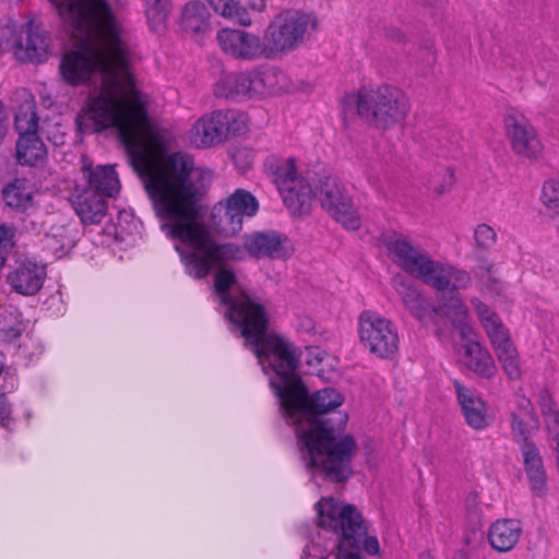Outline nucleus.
I'll return each mask as SVG.
<instances>
[{
	"label": "nucleus",
	"instance_id": "obj_39",
	"mask_svg": "<svg viewBox=\"0 0 559 559\" xmlns=\"http://www.w3.org/2000/svg\"><path fill=\"white\" fill-rule=\"evenodd\" d=\"M474 241L478 251H489L497 241L496 230L485 223L478 224L474 229Z\"/></svg>",
	"mask_w": 559,
	"mask_h": 559
},
{
	"label": "nucleus",
	"instance_id": "obj_21",
	"mask_svg": "<svg viewBox=\"0 0 559 559\" xmlns=\"http://www.w3.org/2000/svg\"><path fill=\"white\" fill-rule=\"evenodd\" d=\"M386 247L394 263L412 276L429 255L423 248L402 235H394Z\"/></svg>",
	"mask_w": 559,
	"mask_h": 559
},
{
	"label": "nucleus",
	"instance_id": "obj_18",
	"mask_svg": "<svg viewBox=\"0 0 559 559\" xmlns=\"http://www.w3.org/2000/svg\"><path fill=\"white\" fill-rule=\"evenodd\" d=\"M453 386L466 424L475 430L487 428L492 416L486 403L473 389L463 385L459 380L453 381Z\"/></svg>",
	"mask_w": 559,
	"mask_h": 559
},
{
	"label": "nucleus",
	"instance_id": "obj_43",
	"mask_svg": "<svg viewBox=\"0 0 559 559\" xmlns=\"http://www.w3.org/2000/svg\"><path fill=\"white\" fill-rule=\"evenodd\" d=\"M516 407L519 409L520 415H523L537 426L538 425V417L534 411L533 404L530 399H527L524 395H520L516 401Z\"/></svg>",
	"mask_w": 559,
	"mask_h": 559
},
{
	"label": "nucleus",
	"instance_id": "obj_15",
	"mask_svg": "<svg viewBox=\"0 0 559 559\" xmlns=\"http://www.w3.org/2000/svg\"><path fill=\"white\" fill-rule=\"evenodd\" d=\"M503 126L511 148L516 156L530 162H536L542 157L543 143L526 117L512 110L506 115Z\"/></svg>",
	"mask_w": 559,
	"mask_h": 559
},
{
	"label": "nucleus",
	"instance_id": "obj_49",
	"mask_svg": "<svg viewBox=\"0 0 559 559\" xmlns=\"http://www.w3.org/2000/svg\"><path fill=\"white\" fill-rule=\"evenodd\" d=\"M389 36L395 40H402L403 38V34L399 29L390 31Z\"/></svg>",
	"mask_w": 559,
	"mask_h": 559
},
{
	"label": "nucleus",
	"instance_id": "obj_28",
	"mask_svg": "<svg viewBox=\"0 0 559 559\" xmlns=\"http://www.w3.org/2000/svg\"><path fill=\"white\" fill-rule=\"evenodd\" d=\"M463 345V365L477 376L491 379L497 373V367L489 352L478 342L469 341Z\"/></svg>",
	"mask_w": 559,
	"mask_h": 559
},
{
	"label": "nucleus",
	"instance_id": "obj_42",
	"mask_svg": "<svg viewBox=\"0 0 559 559\" xmlns=\"http://www.w3.org/2000/svg\"><path fill=\"white\" fill-rule=\"evenodd\" d=\"M146 3V14L150 20H155L157 23H163L166 21L170 8V0H145Z\"/></svg>",
	"mask_w": 559,
	"mask_h": 559
},
{
	"label": "nucleus",
	"instance_id": "obj_35",
	"mask_svg": "<svg viewBox=\"0 0 559 559\" xmlns=\"http://www.w3.org/2000/svg\"><path fill=\"white\" fill-rule=\"evenodd\" d=\"M253 73V97L267 96L276 93L281 87L278 85V71L274 68L264 71H254Z\"/></svg>",
	"mask_w": 559,
	"mask_h": 559
},
{
	"label": "nucleus",
	"instance_id": "obj_12",
	"mask_svg": "<svg viewBox=\"0 0 559 559\" xmlns=\"http://www.w3.org/2000/svg\"><path fill=\"white\" fill-rule=\"evenodd\" d=\"M359 337L362 345L379 358H390L399 348L395 325L374 311L366 310L359 316Z\"/></svg>",
	"mask_w": 559,
	"mask_h": 559
},
{
	"label": "nucleus",
	"instance_id": "obj_36",
	"mask_svg": "<svg viewBox=\"0 0 559 559\" xmlns=\"http://www.w3.org/2000/svg\"><path fill=\"white\" fill-rule=\"evenodd\" d=\"M20 317L21 314L12 307L4 308L0 313V332L7 340L19 338L25 330V324Z\"/></svg>",
	"mask_w": 559,
	"mask_h": 559
},
{
	"label": "nucleus",
	"instance_id": "obj_38",
	"mask_svg": "<svg viewBox=\"0 0 559 559\" xmlns=\"http://www.w3.org/2000/svg\"><path fill=\"white\" fill-rule=\"evenodd\" d=\"M498 360L502 365V369L510 380H519L521 378V367L519 362L518 352L513 344L503 346L495 350Z\"/></svg>",
	"mask_w": 559,
	"mask_h": 559
},
{
	"label": "nucleus",
	"instance_id": "obj_14",
	"mask_svg": "<svg viewBox=\"0 0 559 559\" xmlns=\"http://www.w3.org/2000/svg\"><path fill=\"white\" fill-rule=\"evenodd\" d=\"M316 195L326 212L348 230H357L360 226V217L352 202V198L345 191L336 177L326 176L319 180L316 187Z\"/></svg>",
	"mask_w": 559,
	"mask_h": 559
},
{
	"label": "nucleus",
	"instance_id": "obj_25",
	"mask_svg": "<svg viewBox=\"0 0 559 559\" xmlns=\"http://www.w3.org/2000/svg\"><path fill=\"white\" fill-rule=\"evenodd\" d=\"M11 102L14 103V127L19 135L37 132L38 116L32 93L27 88H19L13 93Z\"/></svg>",
	"mask_w": 559,
	"mask_h": 559
},
{
	"label": "nucleus",
	"instance_id": "obj_30",
	"mask_svg": "<svg viewBox=\"0 0 559 559\" xmlns=\"http://www.w3.org/2000/svg\"><path fill=\"white\" fill-rule=\"evenodd\" d=\"M251 87H253L252 72L230 73L218 80L214 86V94L224 98L253 97Z\"/></svg>",
	"mask_w": 559,
	"mask_h": 559
},
{
	"label": "nucleus",
	"instance_id": "obj_3",
	"mask_svg": "<svg viewBox=\"0 0 559 559\" xmlns=\"http://www.w3.org/2000/svg\"><path fill=\"white\" fill-rule=\"evenodd\" d=\"M342 403L335 389L325 388L310 395L302 381L278 401L282 416L296 426L307 467L333 483H344L352 476L350 463L357 449L350 436L337 440L332 420L322 418Z\"/></svg>",
	"mask_w": 559,
	"mask_h": 559
},
{
	"label": "nucleus",
	"instance_id": "obj_46",
	"mask_svg": "<svg viewBox=\"0 0 559 559\" xmlns=\"http://www.w3.org/2000/svg\"><path fill=\"white\" fill-rule=\"evenodd\" d=\"M10 408L7 404V399L4 395H0V425L3 427H8L10 423Z\"/></svg>",
	"mask_w": 559,
	"mask_h": 559
},
{
	"label": "nucleus",
	"instance_id": "obj_13",
	"mask_svg": "<svg viewBox=\"0 0 559 559\" xmlns=\"http://www.w3.org/2000/svg\"><path fill=\"white\" fill-rule=\"evenodd\" d=\"M259 207V201L251 192L236 189L226 200L214 206L213 223L221 234L233 236L242 229L243 218L253 217Z\"/></svg>",
	"mask_w": 559,
	"mask_h": 559
},
{
	"label": "nucleus",
	"instance_id": "obj_5",
	"mask_svg": "<svg viewBox=\"0 0 559 559\" xmlns=\"http://www.w3.org/2000/svg\"><path fill=\"white\" fill-rule=\"evenodd\" d=\"M316 509L318 525L336 535L332 550L335 559H365L364 552L371 556L380 554L378 538L369 535L367 523L354 504L322 498L316 503Z\"/></svg>",
	"mask_w": 559,
	"mask_h": 559
},
{
	"label": "nucleus",
	"instance_id": "obj_1",
	"mask_svg": "<svg viewBox=\"0 0 559 559\" xmlns=\"http://www.w3.org/2000/svg\"><path fill=\"white\" fill-rule=\"evenodd\" d=\"M112 122L99 126V132L115 128L124 144L129 163L141 178L153 203L162 229L188 248L179 252L187 273L197 280L210 274L223 262L254 259L286 260L294 252L289 238L276 230L252 231L242 236V245L218 243L206 225L201 222L200 200L203 183L211 173L194 166L193 158L182 152L154 162L145 139L147 112L141 94L117 114Z\"/></svg>",
	"mask_w": 559,
	"mask_h": 559
},
{
	"label": "nucleus",
	"instance_id": "obj_47",
	"mask_svg": "<svg viewBox=\"0 0 559 559\" xmlns=\"http://www.w3.org/2000/svg\"><path fill=\"white\" fill-rule=\"evenodd\" d=\"M13 237V229L4 224L0 225V248L9 246Z\"/></svg>",
	"mask_w": 559,
	"mask_h": 559
},
{
	"label": "nucleus",
	"instance_id": "obj_11",
	"mask_svg": "<svg viewBox=\"0 0 559 559\" xmlns=\"http://www.w3.org/2000/svg\"><path fill=\"white\" fill-rule=\"evenodd\" d=\"M527 423H532L530 418L516 412L511 413V428L514 441L519 445L522 454L523 465L531 490L534 496L543 498L548 492L547 473L539 449L528 436V430L526 429Z\"/></svg>",
	"mask_w": 559,
	"mask_h": 559
},
{
	"label": "nucleus",
	"instance_id": "obj_9",
	"mask_svg": "<svg viewBox=\"0 0 559 559\" xmlns=\"http://www.w3.org/2000/svg\"><path fill=\"white\" fill-rule=\"evenodd\" d=\"M266 167L273 175V181L288 211L294 216L309 214L316 191L306 178L298 175L296 159L273 156L267 159Z\"/></svg>",
	"mask_w": 559,
	"mask_h": 559
},
{
	"label": "nucleus",
	"instance_id": "obj_4",
	"mask_svg": "<svg viewBox=\"0 0 559 559\" xmlns=\"http://www.w3.org/2000/svg\"><path fill=\"white\" fill-rule=\"evenodd\" d=\"M270 318L266 309L252 321L240 329L245 345L264 367L275 372L276 379H271V385L278 401L301 382L297 374L299 356L295 346L284 336L269 330Z\"/></svg>",
	"mask_w": 559,
	"mask_h": 559
},
{
	"label": "nucleus",
	"instance_id": "obj_41",
	"mask_svg": "<svg viewBox=\"0 0 559 559\" xmlns=\"http://www.w3.org/2000/svg\"><path fill=\"white\" fill-rule=\"evenodd\" d=\"M441 155H452L459 148L460 134L453 130H439L435 134Z\"/></svg>",
	"mask_w": 559,
	"mask_h": 559
},
{
	"label": "nucleus",
	"instance_id": "obj_19",
	"mask_svg": "<svg viewBox=\"0 0 559 559\" xmlns=\"http://www.w3.org/2000/svg\"><path fill=\"white\" fill-rule=\"evenodd\" d=\"M46 276L44 265L23 261L7 275V282L13 292L23 296H34L43 287Z\"/></svg>",
	"mask_w": 559,
	"mask_h": 559
},
{
	"label": "nucleus",
	"instance_id": "obj_7",
	"mask_svg": "<svg viewBox=\"0 0 559 559\" xmlns=\"http://www.w3.org/2000/svg\"><path fill=\"white\" fill-rule=\"evenodd\" d=\"M87 186L76 189L73 207L83 224H99L107 213V198L120 189L118 175L112 166L84 167Z\"/></svg>",
	"mask_w": 559,
	"mask_h": 559
},
{
	"label": "nucleus",
	"instance_id": "obj_34",
	"mask_svg": "<svg viewBox=\"0 0 559 559\" xmlns=\"http://www.w3.org/2000/svg\"><path fill=\"white\" fill-rule=\"evenodd\" d=\"M222 123L225 133V140L228 136H238L243 134L247 129V117L243 112L233 109H217L216 115Z\"/></svg>",
	"mask_w": 559,
	"mask_h": 559
},
{
	"label": "nucleus",
	"instance_id": "obj_8",
	"mask_svg": "<svg viewBox=\"0 0 559 559\" xmlns=\"http://www.w3.org/2000/svg\"><path fill=\"white\" fill-rule=\"evenodd\" d=\"M223 262L213 266L217 270L214 277V290L217 295L221 305L226 307V317L239 330L245 324L252 321L260 312H263L266 307L258 297L249 295L243 289L231 293V288L237 284V277L233 267Z\"/></svg>",
	"mask_w": 559,
	"mask_h": 559
},
{
	"label": "nucleus",
	"instance_id": "obj_10",
	"mask_svg": "<svg viewBox=\"0 0 559 559\" xmlns=\"http://www.w3.org/2000/svg\"><path fill=\"white\" fill-rule=\"evenodd\" d=\"M311 23V16L298 11L277 15L264 33L269 59H275L300 45Z\"/></svg>",
	"mask_w": 559,
	"mask_h": 559
},
{
	"label": "nucleus",
	"instance_id": "obj_23",
	"mask_svg": "<svg viewBox=\"0 0 559 559\" xmlns=\"http://www.w3.org/2000/svg\"><path fill=\"white\" fill-rule=\"evenodd\" d=\"M392 285L415 319L423 321L432 312L433 306L411 280L403 275H395L392 278Z\"/></svg>",
	"mask_w": 559,
	"mask_h": 559
},
{
	"label": "nucleus",
	"instance_id": "obj_16",
	"mask_svg": "<svg viewBox=\"0 0 559 559\" xmlns=\"http://www.w3.org/2000/svg\"><path fill=\"white\" fill-rule=\"evenodd\" d=\"M216 39L221 49L235 60L269 59L265 39L262 40L257 34L243 29L223 28L218 31Z\"/></svg>",
	"mask_w": 559,
	"mask_h": 559
},
{
	"label": "nucleus",
	"instance_id": "obj_33",
	"mask_svg": "<svg viewBox=\"0 0 559 559\" xmlns=\"http://www.w3.org/2000/svg\"><path fill=\"white\" fill-rule=\"evenodd\" d=\"M209 3L217 14L239 25L249 26L252 23L251 14L241 0H209Z\"/></svg>",
	"mask_w": 559,
	"mask_h": 559
},
{
	"label": "nucleus",
	"instance_id": "obj_31",
	"mask_svg": "<svg viewBox=\"0 0 559 559\" xmlns=\"http://www.w3.org/2000/svg\"><path fill=\"white\" fill-rule=\"evenodd\" d=\"M47 156L46 145L37 132L20 135L16 142V159L21 165L35 166Z\"/></svg>",
	"mask_w": 559,
	"mask_h": 559
},
{
	"label": "nucleus",
	"instance_id": "obj_26",
	"mask_svg": "<svg viewBox=\"0 0 559 559\" xmlns=\"http://www.w3.org/2000/svg\"><path fill=\"white\" fill-rule=\"evenodd\" d=\"M495 350L511 345L510 335L499 316L478 298L471 300Z\"/></svg>",
	"mask_w": 559,
	"mask_h": 559
},
{
	"label": "nucleus",
	"instance_id": "obj_17",
	"mask_svg": "<svg viewBox=\"0 0 559 559\" xmlns=\"http://www.w3.org/2000/svg\"><path fill=\"white\" fill-rule=\"evenodd\" d=\"M441 293L449 288L465 289L471 284L466 271L432 260L429 255L413 276Z\"/></svg>",
	"mask_w": 559,
	"mask_h": 559
},
{
	"label": "nucleus",
	"instance_id": "obj_24",
	"mask_svg": "<svg viewBox=\"0 0 559 559\" xmlns=\"http://www.w3.org/2000/svg\"><path fill=\"white\" fill-rule=\"evenodd\" d=\"M217 109L203 115L189 131V140L198 148L210 147L225 141L223 123L216 116Z\"/></svg>",
	"mask_w": 559,
	"mask_h": 559
},
{
	"label": "nucleus",
	"instance_id": "obj_40",
	"mask_svg": "<svg viewBox=\"0 0 559 559\" xmlns=\"http://www.w3.org/2000/svg\"><path fill=\"white\" fill-rule=\"evenodd\" d=\"M454 180L453 169L445 167L435 171L429 185L437 194H443L452 188Z\"/></svg>",
	"mask_w": 559,
	"mask_h": 559
},
{
	"label": "nucleus",
	"instance_id": "obj_48",
	"mask_svg": "<svg viewBox=\"0 0 559 559\" xmlns=\"http://www.w3.org/2000/svg\"><path fill=\"white\" fill-rule=\"evenodd\" d=\"M241 2L249 12H262L266 7L265 0H241Z\"/></svg>",
	"mask_w": 559,
	"mask_h": 559
},
{
	"label": "nucleus",
	"instance_id": "obj_27",
	"mask_svg": "<svg viewBox=\"0 0 559 559\" xmlns=\"http://www.w3.org/2000/svg\"><path fill=\"white\" fill-rule=\"evenodd\" d=\"M522 532V525L516 520H497L488 530V542L495 550L499 552H507L515 547L520 540Z\"/></svg>",
	"mask_w": 559,
	"mask_h": 559
},
{
	"label": "nucleus",
	"instance_id": "obj_6",
	"mask_svg": "<svg viewBox=\"0 0 559 559\" xmlns=\"http://www.w3.org/2000/svg\"><path fill=\"white\" fill-rule=\"evenodd\" d=\"M356 106L357 115L377 128L388 129L402 121L408 112L407 97L392 85L362 88L346 98Z\"/></svg>",
	"mask_w": 559,
	"mask_h": 559
},
{
	"label": "nucleus",
	"instance_id": "obj_50",
	"mask_svg": "<svg viewBox=\"0 0 559 559\" xmlns=\"http://www.w3.org/2000/svg\"><path fill=\"white\" fill-rule=\"evenodd\" d=\"M421 559H424V558H421Z\"/></svg>",
	"mask_w": 559,
	"mask_h": 559
},
{
	"label": "nucleus",
	"instance_id": "obj_44",
	"mask_svg": "<svg viewBox=\"0 0 559 559\" xmlns=\"http://www.w3.org/2000/svg\"><path fill=\"white\" fill-rule=\"evenodd\" d=\"M545 424L552 440L559 442V412L557 409L543 415Z\"/></svg>",
	"mask_w": 559,
	"mask_h": 559
},
{
	"label": "nucleus",
	"instance_id": "obj_2",
	"mask_svg": "<svg viewBox=\"0 0 559 559\" xmlns=\"http://www.w3.org/2000/svg\"><path fill=\"white\" fill-rule=\"evenodd\" d=\"M60 17L71 27L75 49L60 63L64 82L76 86L98 78L99 90L88 97L75 122L81 133L99 132L112 122L140 92L129 70L128 34L106 0H50Z\"/></svg>",
	"mask_w": 559,
	"mask_h": 559
},
{
	"label": "nucleus",
	"instance_id": "obj_37",
	"mask_svg": "<svg viewBox=\"0 0 559 559\" xmlns=\"http://www.w3.org/2000/svg\"><path fill=\"white\" fill-rule=\"evenodd\" d=\"M21 40L22 31L19 32L14 21H0V52L11 51L16 57Z\"/></svg>",
	"mask_w": 559,
	"mask_h": 559
},
{
	"label": "nucleus",
	"instance_id": "obj_22",
	"mask_svg": "<svg viewBox=\"0 0 559 559\" xmlns=\"http://www.w3.org/2000/svg\"><path fill=\"white\" fill-rule=\"evenodd\" d=\"M21 47L16 51V59L21 62L41 63L47 60L50 38L47 33L33 23L22 29Z\"/></svg>",
	"mask_w": 559,
	"mask_h": 559
},
{
	"label": "nucleus",
	"instance_id": "obj_29",
	"mask_svg": "<svg viewBox=\"0 0 559 559\" xmlns=\"http://www.w3.org/2000/svg\"><path fill=\"white\" fill-rule=\"evenodd\" d=\"M210 12L201 1H190L182 8L180 28L186 34L200 38L211 31Z\"/></svg>",
	"mask_w": 559,
	"mask_h": 559
},
{
	"label": "nucleus",
	"instance_id": "obj_32",
	"mask_svg": "<svg viewBox=\"0 0 559 559\" xmlns=\"http://www.w3.org/2000/svg\"><path fill=\"white\" fill-rule=\"evenodd\" d=\"M2 197L9 207L24 211L32 202V187L25 179H15L3 188Z\"/></svg>",
	"mask_w": 559,
	"mask_h": 559
},
{
	"label": "nucleus",
	"instance_id": "obj_45",
	"mask_svg": "<svg viewBox=\"0 0 559 559\" xmlns=\"http://www.w3.org/2000/svg\"><path fill=\"white\" fill-rule=\"evenodd\" d=\"M538 404L543 415L556 409L552 397L547 390H542L538 393Z\"/></svg>",
	"mask_w": 559,
	"mask_h": 559
},
{
	"label": "nucleus",
	"instance_id": "obj_20",
	"mask_svg": "<svg viewBox=\"0 0 559 559\" xmlns=\"http://www.w3.org/2000/svg\"><path fill=\"white\" fill-rule=\"evenodd\" d=\"M460 289L449 288L440 293L439 306L432 309L436 313H440L449 318L454 328L460 332L463 338H468L473 329L468 323V311L459 293Z\"/></svg>",
	"mask_w": 559,
	"mask_h": 559
}]
</instances>
